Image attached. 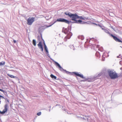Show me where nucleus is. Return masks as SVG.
Here are the masks:
<instances>
[{
    "label": "nucleus",
    "mask_w": 122,
    "mask_h": 122,
    "mask_svg": "<svg viewBox=\"0 0 122 122\" xmlns=\"http://www.w3.org/2000/svg\"><path fill=\"white\" fill-rule=\"evenodd\" d=\"M121 56V55H120L119 56H117V57L118 58H120V56Z\"/></svg>",
    "instance_id": "36"
},
{
    "label": "nucleus",
    "mask_w": 122,
    "mask_h": 122,
    "mask_svg": "<svg viewBox=\"0 0 122 122\" xmlns=\"http://www.w3.org/2000/svg\"><path fill=\"white\" fill-rule=\"evenodd\" d=\"M6 110H8V104L6 103V104H5L4 106V108Z\"/></svg>",
    "instance_id": "14"
},
{
    "label": "nucleus",
    "mask_w": 122,
    "mask_h": 122,
    "mask_svg": "<svg viewBox=\"0 0 122 122\" xmlns=\"http://www.w3.org/2000/svg\"><path fill=\"white\" fill-rule=\"evenodd\" d=\"M53 62L55 63L56 65L59 68V70L63 72H65L67 74H68L70 73V72L67 71L66 70H64L62 68L61 66L59 64L58 62L55 61H54Z\"/></svg>",
    "instance_id": "7"
},
{
    "label": "nucleus",
    "mask_w": 122,
    "mask_h": 122,
    "mask_svg": "<svg viewBox=\"0 0 122 122\" xmlns=\"http://www.w3.org/2000/svg\"><path fill=\"white\" fill-rule=\"evenodd\" d=\"M78 37V39H81V40H83L84 39V36L82 35L79 36Z\"/></svg>",
    "instance_id": "12"
},
{
    "label": "nucleus",
    "mask_w": 122,
    "mask_h": 122,
    "mask_svg": "<svg viewBox=\"0 0 122 122\" xmlns=\"http://www.w3.org/2000/svg\"><path fill=\"white\" fill-rule=\"evenodd\" d=\"M83 17L82 16H79V17H78V18H77V19L79 18L80 19L83 20Z\"/></svg>",
    "instance_id": "25"
},
{
    "label": "nucleus",
    "mask_w": 122,
    "mask_h": 122,
    "mask_svg": "<svg viewBox=\"0 0 122 122\" xmlns=\"http://www.w3.org/2000/svg\"><path fill=\"white\" fill-rule=\"evenodd\" d=\"M103 31L106 33L109 34L111 36L115 41H120L119 40L118 38H117L116 36H114L113 34H111L109 32L108 30L107 29H105Z\"/></svg>",
    "instance_id": "6"
},
{
    "label": "nucleus",
    "mask_w": 122,
    "mask_h": 122,
    "mask_svg": "<svg viewBox=\"0 0 122 122\" xmlns=\"http://www.w3.org/2000/svg\"><path fill=\"white\" fill-rule=\"evenodd\" d=\"M122 63V61H120V64H121V63Z\"/></svg>",
    "instance_id": "37"
},
{
    "label": "nucleus",
    "mask_w": 122,
    "mask_h": 122,
    "mask_svg": "<svg viewBox=\"0 0 122 122\" xmlns=\"http://www.w3.org/2000/svg\"><path fill=\"white\" fill-rule=\"evenodd\" d=\"M46 51V54L49 53L48 50H46V51Z\"/></svg>",
    "instance_id": "33"
},
{
    "label": "nucleus",
    "mask_w": 122,
    "mask_h": 122,
    "mask_svg": "<svg viewBox=\"0 0 122 122\" xmlns=\"http://www.w3.org/2000/svg\"><path fill=\"white\" fill-rule=\"evenodd\" d=\"M36 41L35 39H33L32 40V43L33 45L35 46H36Z\"/></svg>",
    "instance_id": "15"
},
{
    "label": "nucleus",
    "mask_w": 122,
    "mask_h": 122,
    "mask_svg": "<svg viewBox=\"0 0 122 122\" xmlns=\"http://www.w3.org/2000/svg\"><path fill=\"white\" fill-rule=\"evenodd\" d=\"M64 14L69 17L72 20L75 21L73 23L80 24H84L86 23L85 22L81 20H76V19H77L79 16L76 13L73 14L68 11H66L64 12Z\"/></svg>",
    "instance_id": "1"
},
{
    "label": "nucleus",
    "mask_w": 122,
    "mask_h": 122,
    "mask_svg": "<svg viewBox=\"0 0 122 122\" xmlns=\"http://www.w3.org/2000/svg\"><path fill=\"white\" fill-rule=\"evenodd\" d=\"M50 77L52 79H56V77L53 74H51L50 75Z\"/></svg>",
    "instance_id": "13"
},
{
    "label": "nucleus",
    "mask_w": 122,
    "mask_h": 122,
    "mask_svg": "<svg viewBox=\"0 0 122 122\" xmlns=\"http://www.w3.org/2000/svg\"><path fill=\"white\" fill-rule=\"evenodd\" d=\"M7 75L8 76H9L11 78H15L16 77L15 76H14L13 75H10V74H7Z\"/></svg>",
    "instance_id": "16"
},
{
    "label": "nucleus",
    "mask_w": 122,
    "mask_h": 122,
    "mask_svg": "<svg viewBox=\"0 0 122 122\" xmlns=\"http://www.w3.org/2000/svg\"><path fill=\"white\" fill-rule=\"evenodd\" d=\"M41 112H39L37 113V115L38 116H40L41 115Z\"/></svg>",
    "instance_id": "23"
},
{
    "label": "nucleus",
    "mask_w": 122,
    "mask_h": 122,
    "mask_svg": "<svg viewBox=\"0 0 122 122\" xmlns=\"http://www.w3.org/2000/svg\"><path fill=\"white\" fill-rule=\"evenodd\" d=\"M41 36V37L42 38V37Z\"/></svg>",
    "instance_id": "52"
},
{
    "label": "nucleus",
    "mask_w": 122,
    "mask_h": 122,
    "mask_svg": "<svg viewBox=\"0 0 122 122\" xmlns=\"http://www.w3.org/2000/svg\"><path fill=\"white\" fill-rule=\"evenodd\" d=\"M112 28L113 29V28H112Z\"/></svg>",
    "instance_id": "47"
},
{
    "label": "nucleus",
    "mask_w": 122,
    "mask_h": 122,
    "mask_svg": "<svg viewBox=\"0 0 122 122\" xmlns=\"http://www.w3.org/2000/svg\"><path fill=\"white\" fill-rule=\"evenodd\" d=\"M120 69L122 70V68H120Z\"/></svg>",
    "instance_id": "41"
},
{
    "label": "nucleus",
    "mask_w": 122,
    "mask_h": 122,
    "mask_svg": "<svg viewBox=\"0 0 122 122\" xmlns=\"http://www.w3.org/2000/svg\"><path fill=\"white\" fill-rule=\"evenodd\" d=\"M73 50H75L74 48H73Z\"/></svg>",
    "instance_id": "44"
},
{
    "label": "nucleus",
    "mask_w": 122,
    "mask_h": 122,
    "mask_svg": "<svg viewBox=\"0 0 122 122\" xmlns=\"http://www.w3.org/2000/svg\"><path fill=\"white\" fill-rule=\"evenodd\" d=\"M112 28L113 29V28H112Z\"/></svg>",
    "instance_id": "48"
},
{
    "label": "nucleus",
    "mask_w": 122,
    "mask_h": 122,
    "mask_svg": "<svg viewBox=\"0 0 122 122\" xmlns=\"http://www.w3.org/2000/svg\"><path fill=\"white\" fill-rule=\"evenodd\" d=\"M2 98V99H4V97H3L2 96L0 95V98Z\"/></svg>",
    "instance_id": "32"
},
{
    "label": "nucleus",
    "mask_w": 122,
    "mask_h": 122,
    "mask_svg": "<svg viewBox=\"0 0 122 122\" xmlns=\"http://www.w3.org/2000/svg\"><path fill=\"white\" fill-rule=\"evenodd\" d=\"M39 37V36H38V37Z\"/></svg>",
    "instance_id": "46"
},
{
    "label": "nucleus",
    "mask_w": 122,
    "mask_h": 122,
    "mask_svg": "<svg viewBox=\"0 0 122 122\" xmlns=\"http://www.w3.org/2000/svg\"><path fill=\"white\" fill-rule=\"evenodd\" d=\"M90 40H92V41H96V39H95L94 38H93L90 39Z\"/></svg>",
    "instance_id": "21"
},
{
    "label": "nucleus",
    "mask_w": 122,
    "mask_h": 122,
    "mask_svg": "<svg viewBox=\"0 0 122 122\" xmlns=\"http://www.w3.org/2000/svg\"><path fill=\"white\" fill-rule=\"evenodd\" d=\"M5 62L4 61H2L0 62V66L3 65L5 64Z\"/></svg>",
    "instance_id": "18"
},
{
    "label": "nucleus",
    "mask_w": 122,
    "mask_h": 122,
    "mask_svg": "<svg viewBox=\"0 0 122 122\" xmlns=\"http://www.w3.org/2000/svg\"><path fill=\"white\" fill-rule=\"evenodd\" d=\"M37 45L39 48L42 51H43V48L41 42H39L38 44Z\"/></svg>",
    "instance_id": "9"
},
{
    "label": "nucleus",
    "mask_w": 122,
    "mask_h": 122,
    "mask_svg": "<svg viewBox=\"0 0 122 122\" xmlns=\"http://www.w3.org/2000/svg\"><path fill=\"white\" fill-rule=\"evenodd\" d=\"M47 55V56L49 57H50V56L49 55V53H47L46 54Z\"/></svg>",
    "instance_id": "30"
},
{
    "label": "nucleus",
    "mask_w": 122,
    "mask_h": 122,
    "mask_svg": "<svg viewBox=\"0 0 122 122\" xmlns=\"http://www.w3.org/2000/svg\"><path fill=\"white\" fill-rule=\"evenodd\" d=\"M64 108L62 107V109H64Z\"/></svg>",
    "instance_id": "42"
},
{
    "label": "nucleus",
    "mask_w": 122,
    "mask_h": 122,
    "mask_svg": "<svg viewBox=\"0 0 122 122\" xmlns=\"http://www.w3.org/2000/svg\"><path fill=\"white\" fill-rule=\"evenodd\" d=\"M44 48L45 51L48 50V49L46 46H44Z\"/></svg>",
    "instance_id": "24"
},
{
    "label": "nucleus",
    "mask_w": 122,
    "mask_h": 122,
    "mask_svg": "<svg viewBox=\"0 0 122 122\" xmlns=\"http://www.w3.org/2000/svg\"><path fill=\"white\" fill-rule=\"evenodd\" d=\"M64 28H63L62 31H64V33L67 34V36H65L64 39V41H67V39H69L70 38L71 36L72 35V33L70 32L71 30L69 31L70 28L68 27L66 28H65L64 30Z\"/></svg>",
    "instance_id": "2"
},
{
    "label": "nucleus",
    "mask_w": 122,
    "mask_h": 122,
    "mask_svg": "<svg viewBox=\"0 0 122 122\" xmlns=\"http://www.w3.org/2000/svg\"><path fill=\"white\" fill-rule=\"evenodd\" d=\"M118 39L120 41H117V42H121V43H122V41L120 39H119L118 38Z\"/></svg>",
    "instance_id": "31"
},
{
    "label": "nucleus",
    "mask_w": 122,
    "mask_h": 122,
    "mask_svg": "<svg viewBox=\"0 0 122 122\" xmlns=\"http://www.w3.org/2000/svg\"><path fill=\"white\" fill-rule=\"evenodd\" d=\"M43 44H44V47L45 46H46V45L44 41L43 40Z\"/></svg>",
    "instance_id": "29"
},
{
    "label": "nucleus",
    "mask_w": 122,
    "mask_h": 122,
    "mask_svg": "<svg viewBox=\"0 0 122 122\" xmlns=\"http://www.w3.org/2000/svg\"><path fill=\"white\" fill-rule=\"evenodd\" d=\"M88 19V17H83V20H86Z\"/></svg>",
    "instance_id": "22"
},
{
    "label": "nucleus",
    "mask_w": 122,
    "mask_h": 122,
    "mask_svg": "<svg viewBox=\"0 0 122 122\" xmlns=\"http://www.w3.org/2000/svg\"><path fill=\"white\" fill-rule=\"evenodd\" d=\"M35 20V18L29 17L27 20V24L28 25H31Z\"/></svg>",
    "instance_id": "8"
},
{
    "label": "nucleus",
    "mask_w": 122,
    "mask_h": 122,
    "mask_svg": "<svg viewBox=\"0 0 122 122\" xmlns=\"http://www.w3.org/2000/svg\"><path fill=\"white\" fill-rule=\"evenodd\" d=\"M57 22H64L68 24H69L70 22H71V21L70 22L69 20L62 18H60L57 19L55 21V22L54 23H55Z\"/></svg>",
    "instance_id": "5"
},
{
    "label": "nucleus",
    "mask_w": 122,
    "mask_h": 122,
    "mask_svg": "<svg viewBox=\"0 0 122 122\" xmlns=\"http://www.w3.org/2000/svg\"><path fill=\"white\" fill-rule=\"evenodd\" d=\"M55 20H55L54 19L53 20V21L51 22V23H52V24L51 25H46L44 26V27L45 28H48V27H50L52 25H53V24H54V23H54L55 22Z\"/></svg>",
    "instance_id": "10"
},
{
    "label": "nucleus",
    "mask_w": 122,
    "mask_h": 122,
    "mask_svg": "<svg viewBox=\"0 0 122 122\" xmlns=\"http://www.w3.org/2000/svg\"><path fill=\"white\" fill-rule=\"evenodd\" d=\"M93 24H96V25H97V24H95V23H93Z\"/></svg>",
    "instance_id": "45"
},
{
    "label": "nucleus",
    "mask_w": 122,
    "mask_h": 122,
    "mask_svg": "<svg viewBox=\"0 0 122 122\" xmlns=\"http://www.w3.org/2000/svg\"><path fill=\"white\" fill-rule=\"evenodd\" d=\"M99 46L98 45H97L96 46V47L97 48H98V50L101 51L102 52L103 51V49L102 47H101L100 48H99Z\"/></svg>",
    "instance_id": "11"
},
{
    "label": "nucleus",
    "mask_w": 122,
    "mask_h": 122,
    "mask_svg": "<svg viewBox=\"0 0 122 122\" xmlns=\"http://www.w3.org/2000/svg\"><path fill=\"white\" fill-rule=\"evenodd\" d=\"M109 56V55H108V56Z\"/></svg>",
    "instance_id": "51"
},
{
    "label": "nucleus",
    "mask_w": 122,
    "mask_h": 122,
    "mask_svg": "<svg viewBox=\"0 0 122 122\" xmlns=\"http://www.w3.org/2000/svg\"><path fill=\"white\" fill-rule=\"evenodd\" d=\"M13 42L14 43H16V41L15 40H13Z\"/></svg>",
    "instance_id": "35"
},
{
    "label": "nucleus",
    "mask_w": 122,
    "mask_h": 122,
    "mask_svg": "<svg viewBox=\"0 0 122 122\" xmlns=\"http://www.w3.org/2000/svg\"><path fill=\"white\" fill-rule=\"evenodd\" d=\"M108 72L110 77L112 79H115L118 77L117 73L114 70H108Z\"/></svg>",
    "instance_id": "3"
},
{
    "label": "nucleus",
    "mask_w": 122,
    "mask_h": 122,
    "mask_svg": "<svg viewBox=\"0 0 122 122\" xmlns=\"http://www.w3.org/2000/svg\"><path fill=\"white\" fill-rule=\"evenodd\" d=\"M87 120L88 121V122H89V121H88V120L89 119L88 118H87Z\"/></svg>",
    "instance_id": "39"
},
{
    "label": "nucleus",
    "mask_w": 122,
    "mask_h": 122,
    "mask_svg": "<svg viewBox=\"0 0 122 122\" xmlns=\"http://www.w3.org/2000/svg\"><path fill=\"white\" fill-rule=\"evenodd\" d=\"M4 99H5V102H7L8 103H9V100L7 98H5L4 97Z\"/></svg>",
    "instance_id": "20"
},
{
    "label": "nucleus",
    "mask_w": 122,
    "mask_h": 122,
    "mask_svg": "<svg viewBox=\"0 0 122 122\" xmlns=\"http://www.w3.org/2000/svg\"><path fill=\"white\" fill-rule=\"evenodd\" d=\"M96 56L98 57H100V53L98 51H97L96 54Z\"/></svg>",
    "instance_id": "17"
},
{
    "label": "nucleus",
    "mask_w": 122,
    "mask_h": 122,
    "mask_svg": "<svg viewBox=\"0 0 122 122\" xmlns=\"http://www.w3.org/2000/svg\"><path fill=\"white\" fill-rule=\"evenodd\" d=\"M73 73L75 75L77 76H78L81 77V78L83 79H86V80L89 82H91L93 81H94L95 79V77H92L91 78H88L86 79L85 77L83 76V75L82 74H80L78 73L77 72H74Z\"/></svg>",
    "instance_id": "4"
},
{
    "label": "nucleus",
    "mask_w": 122,
    "mask_h": 122,
    "mask_svg": "<svg viewBox=\"0 0 122 122\" xmlns=\"http://www.w3.org/2000/svg\"><path fill=\"white\" fill-rule=\"evenodd\" d=\"M112 28L113 29V28H112Z\"/></svg>",
    "instance_id": "49"
},
{
    "label": "nucleus",
    "mask_w": 122,
    "mask_h": 122,
    "mask_svg": "<svg viewBox=\"0 0 122 122\" xmlns=\"http://www.w3.org/2000/svg\"><path fill=\"white\" fill-rule=\"evenodd\" d=\"M5 113V112H4L3 111L2 112H1L0 111V113L1 114H3Z\"/></svg>",
    "instance_id": "26"
},
{
    "label": "nucleus",
    "mask_w": 122,
    "mask_h": 122,
    "mask_svg": "<svg viewBox=\"0 0 122 122\" xmlns=\"http://www.w3.org/2000/svg\"><path fill=\"white\" fill-rule=\"evenodd\" d=\"M0 91L2 92H4V91L3 90L1 89H0Z\"/></svg>",
    "instance_id": "34"
},
{
    "label": "nucleus",
    "mask_w": 122,
    "mask_h": 122,
    "mask_svg": "<svg viewBox=\"0 0 122 122\" xmlns=\"http://www.w3.org/2000/svg\"><path fill=\"white\" fill-rule=\"evenodd\" d=\"M120 47H121L122 48V47H121V46H120Z\"/></svg>",
    "instance_id": "50"
},
{
    "label": "nucleus",
    "mask_w": 122,
    "mask_h": 122,
    "mask_svg": "<svg viewBox=\"0 0 122 122\" xmlns=\"http://www.w3.org/2000/svg\"><path fill=\"white\" fill-rule=\"evenodd\" d=\"M105 53H104L103 54L102 56V60L103 61H104V59H105V57H104V56H105Z\"/></svg>",
    "instance_id": "19"
},
{
    "label": "nucleus",
    "mask_w": 122,
    "mask_h": 122,
    "mask_svg": "<svg viewBox=\"0 0 122 122\" xmlns=\"http://www.w3.org/2000/svg\"><path fill=\"white\" fill-rule=\"evenodd\" d=\"M99 26L100 27H101V28H102V30H103H103H104L105 29H104V28H103V27H102V26H101L100 25H99Z\"/></svg>",
    "instance_id": "27"
},
{
    "label": "nucleus",
    "mask_w": 122,
    "mask_h": 122,
    "mask_svg": "<svg viewBox=\"0 0 122 122\" xmlns=\"http://www.w3.org/2000/svg\"><path fill=\"white\" fill-rule=\"evenodd\" d=\"M49 111L50 112L51 111V110L50 109H49Z\"/></svg>",
    "instance_id": "43"
},
{
    "label": "nucleus",
    "mask_w": 122,
    "mask_h": 122,
    "mask_svg": "<svg viewBox=\"0 0 122 122\" xmlns=\"http://www.w3.org/2000/svg\"><path fill=\"white\" fill-rule=\"evenodd\" d=\"M1 101H0V104L1 103Z\"/></svg>",
    "instance_id": "40"
},
{
    "label": "nucleus",
    "mask_w": 122,
    "mask_h": 122,
    "mask_svg": "<svg viewBox=\"0 0 122 122\" xmlns=\"http://www.w3.org/2000/svg\"><path fill=\"white\" fill-rule=\"evenodd\" d=\"M47 17H46V20H48V18H47Z\"/></svg>",
    "instance_id": "38"
},
{
    "label": "nucleus",
    "mask_w": 122,
    "mask_h": 122,
    "mask_svg": "<svg viewBox=\"0 0 122 122\" xmlns=\"http://www.w3.org/2000/svg\"><path fill=\"white\" fill-rule=\"evenodd\" d=\"M3 111L4 112H5L7 111V110H6L5 109H4L3 110Z\"/></svg>",
    "instance_id": "28"
}]
</instances>
